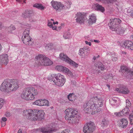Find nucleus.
I'll list each match as a JSON object with an SVG mask.
<instances>
[{
    "label": "nucleus",
    "mask_w": 133,
    "mask_h": 133,
    "mask_svg": "<svg viewBox=\"0 0 133 133\" xmlns=\"http://www.w3.org/2000/svg\"><path fill=\"white\" fill-rule=\"evenodd\" d=\"M103 101L101 98L93 97L84 104L83 110L86 112L94 115L101 110Z\"/></svg>",
    "instance_id": "obj_1"
},
{
    "label": "nucleus",
    "mask_w": 133,
    "mask_h": 133,
    "mask_svg": "<svg viewBox=\"0 0 133 133\" xmlns=\"http://www.w3.org/2000/svg\"><path fill=\"white\" fill-rule=\"evenodd\" d=\"M27 118L32 121H40L43 119L45 113L43 110L28 109L23 111Z\"/></svg>",
    "instance_id": "obj_2"
},
{
    "label": "nucleus",
    "mask_w": 133,
    "mask_h": 133,
    "mask_svg": "<svg viewBox=\"0 0 133 133\" xmlns=\"http://www.w3.org/2000/svg\"><path fill=\"white\" fill-rule=\"evenodd\" d=\"M19 86L16 80H5L2 83L0 88L2 91L8 93L17 89Z\"/></svg>",
    "instance_id": "obj_3"
},
{
    "label": "nucleus",
    "mask_w": 133,
    "mask_h": 133,
    "mask_svg": "<svg viewBox=\"0 0 133 133\" xmlns=\"http://www.w3.org/2000/svg\"><path fill=\"white\" fill-rule=\"evenodd\" d=\"M38 94L37 90L32 87H28L24 89L21 95V98L27 101L32 100L35 96Z\"/></svg>",
    "instance_id": "obj_4"
},
{
    "label": "nucleus",
    "mask_w": 133,
    "mask_h": 133,
    "mask_svg": "<svg viewBox=\"0 0 133 133\" xmlns=\"http://www.w3.org/2000/svg\"><path fill=\"white\" fill-rule=\"evenodd\" d=\"M35 59L38 66H48L53 63L50 59L42 55H38L36 56Z\"/></svg>",
    "instance_id": "obj_5"
},
{
    "label": "nucleus",
    "mask_w": 133,
    "mask_h": 133,
    "mask_svg": "<svg viewBox=\"0 0 133 133\" xmlns=\"http://www.w3.org/2000/svg\"><path fill=\"white\" fill-rule=\"evenodd\" d=\"M50 79L55 84L58 86L62 87L65 83L66 79L64 76L60 74L52 75Z\"/></svg>",
    "instance_id": "obj_6"
},
{
    "label": "nucleus",
    "mask_w": 133,
    "mask_h": 133,
    "mask_svg": "<svg viewBox=\"0 0 133 133\" xmlns=\"http://www.w3.org/2000/svg\"><path fill=\"white\" fill-rule=\"evenodd\" d=\"M121 22V20L119 19L114 18L110 19L108 24L110 29L113 31H115L116 28H117Z\"/></svg>",
    "instance_id": "obj_7"
},
{
    "label": "nucleus",
    "mask_w": 133,
    "mask_h": 133,
    "mask_svg": "<svg viewBox=\"0 0 133 133\" xmlns=\"http://www.w3.org/2000/svg\"><path fill=\"white\" fill-rule=\"evenodd\" d=\"M55 69L59 71L66 74L71 78H73L74 77L72 72L66 67L58 65L55 67Z\"/></svg>",
    "instance_id": "obj_8"
},
{
    "label": "nucleus",
    "mask_w": 133,
    "mask_h": 133,
    "mask_svg": "<svg viewBox=\"0 0 133 133\" xmlns=\"http://www.w3.org/2000/svg\"><path fill=\"white\" fill-rule=\"evenodd\" d=\"M94 123L91 122L85 124L83 128V131L84 133H90L93 132L94 128Z\"/></svg>",
    "instance_id": "obj_9"
},
{
    "label": "nucleus",
    "mask_w": 133,
    "mask_h": 133,
    "mask_svg": "<svg viewBox=\"0 0 133 133\" xmlns=\"http://www.w3.org/2000/svg\"><path fill=\"white\" fill-rule=\"evenodd\" d=\"M64 113L66 115L65 116V119H67L70 117H71L73 115H75L76 114H78L77 110L75 108H68L66 109L64 111Z\"/></svg>",
    "instance_id": "obj_10"
},
{
    "label": "nucleus",
    "mask_w": 133,
    "mask_h": 133,
    "mask_svg": "<svg viewBox=\"0 0 133 133\" xmlns=\"http://www.w3.org/2000/svg\"><path fill=\"white\" fill-rule=\"evenodd\" d=\"M39 131L42 133H52L57 131V129L51 125H48L45 127L40 128Z\"/></svg>",
    "instance_id": "obj_11"
},
{
    "label": "nucleus",
    "mask_w": 133,
    "mask_h": 133,
    "mask_svg": "<svg viewBox=\"0 0 133 133\" xmlns=\"http://www.w3.org/2000/svg\"><path fill=\"white\" fill-rule=\"evenodd\" d=\"M80 119V117L78 115V114H76L75 115H73L68 117L67 119H65L69 123L76 124L78 123Z\"/></svg>",
    "instance_id": "obj_12"
},
{
    "label": "nucleus",
    "mask_w": 133,
    "mask_h": 133,
    "mask_svg": "<svg viewBox=\"0 0 133 133\" xmlns=\"http://www.w3.org/2000/svg\"><path fill=\"white\" fill-rule=\"evenodd\" d=\"M51 3L53 8L56 10L59 9H61L66 8L60 2L52 1L51 2Z\"/></svg>",
    "instance_id": "obj_13"
},
{
    "label": "nucleus",
    "mask_w": 133,
    "mask_h": 133,
    "mask_svg": "<svg viewBox=\"0 0 133 133\" xmlns=\"http://www.w3.org/2000/svg\"><path fill=\"white\" fill-rule=\"evenodd\" d=\"M22 39L24 43L26 45L31 46L33 44L31 38L29 36H22Z\"/></svg>",
    "instance_id": "obj_14"
},
{
    "label": "nucleus",
    "mask_w": 133,
    "mask_h": 133,
    "mask_svg": "<svg viewBox=\"0 0 133 133\" xmlns=\"http://www.w3.org/2000/svg\"><path fill=\"white\" fill-rule=\"evenodd\" d=\"M84 14L80 12H78L76 15L75 17L77 22L81 24L84 22Z\"/></svg>",
    "instance_id": "obj_15"
},
{
    "label": "nucleus",
    "mask_w": 133,
    "mask_h": 133,
    "mask_svg": "<svg viewBox=\"0 0 133 133\" xmlns=\"http://www.w3.org/2000/svg\"><path fill=\"white\" fill-rule=\"evenodd\" d=\"M8 56L6 54H4L0 55V63L1 64L6 65L8 63Z\"/></svg>",
    "instance_id": "obj_16"
},
{
    "label": "nucleus",
    "mask_w": 133,
    "mask_h": 133,
    "mask_svg": "<svg viewBox=\"0 0 133 133\" xmlns=\"http://www.w3.org/2000/svg\"><path fill=\"white\" fill-rule=\"evenodd\" d=\"M116 90L118 92L124 94H127L130 92L129 90L126 86L123 85L119 88H116Z\"/></svg>",
    "instance_id": "obj_17"
},
{
    "label": "nucleus",
    "mask_w": 133,
    "mask_h": 133,
    "mask_svg": "<svg viewBox=\"0 0 133 133\" xmlns=\"http://www.w3.org/2000/svg\"><path fill=\"white\" fill-rule=\"evenodd\" d=\"M34 105H38L39 106L44 105H49L48 101L46 99H40L36 101L33 103Z\"/></svg>",
    "instance_id": "obj_18"
},
{
    "label": "nucleus",
    "mask_w": 133,
    "mask_h": 133,
    "mask_svg": "<svg viewBox=\"0 0 133 133\" xmlns=\"http://www.w3.org/2000/svg\"><path fill=\"white\" fill-rule=\"evenodd\" d=\"M120 71L122 72L128 73L130 76V78H133V72L130 71L128 68L126 66H122L121 67Z\"/></svg>",
    "instance_id": "obj_19"
},
{
    "label": "nucleus",
    "mask_w": 133,
    "mask_h": 133,
    "mask_svg": "<svg viewBox=\"0 0 133 133\" xmlns=\"http://www.w3.org/2000/svg\"><path fill=\"white\" fill-rule=\"evenodd\" d=\"M133 45V42L130 41H126L124 42L123 47L132 50Z\"/></svg>",
    "instance_id": "obj_20"
},
{
    "label": "nucleus",
    "mask_w": 133,
    "mask_h": 133,
    "mask_svg": "<svg viewBox=\"0 0 133 133\" xmlns=\"http://www.w3.org/2000/svg\"><path fill=\"white\" fill-rule=\"evenodd\" d=\"M128 124V122L127 120L125 118H122L118 121L119 126L123 128L126 127Z\"/></svg>",
    "instance_id": "obj_21"
},
{
    "label": "nucleus",
    "mask_w": 133,
    "mask_h": 133,
    "mask_svg": "<svg viewBox=\"0 0 133 133\" xmlns=\"http://www.w3.org/2000/svg\"><path fill=\"white\" fill-rule=\"evenodd\" d=\"M89 18L88 22L90 24H92L96 23V18L95 14H92L89 15Z\"/></svg>",
    "instance_id": "obj_22"
},
{
    "label": "nucleus",
    "mask_w": 133,
    "mask_h": 133,
    "mask_svg": "<svg viewBox=\"0 0 133 133\" xmlns=\"http://www.w3.org/2000/svg\"><path fill=\"white\" fill-rule=\"evenodd\" d=\"M118 99L116 97H113L110 99V103L112 105L117 107L118 105Z\"/></svg>",
    "instance_id": "obj_23"
},
{
    "label": "nucleus",
    "mask_w": 133,
    "mask_h": 133,
    "mask_svg": "<svg viewBox=\"0 0 133 133\" xmlns=\"http://www.w3.org/2000/svg\"><path fill=\"white\" fill-rule=\"evenodd\" d=\"M93 8L95 9L99 10L102 12H103L105 11L104 8L102 5L98 4H93Z\"/></svg>",
    "instance_id": "obj_24"
},
{
    "label": "nucleus",
    "mask_w": 133,
    "mask_h": 133,
    "mask_svg": "<svg viewBox=\"0 0 133 133\" xmlns=\"http://www.w3.org/2000/svg\"><path fill=\"white\" fill-rule=\"evenodd\" d=\"M115 31L118 34H122L124 32V29L122 27H121L119 25L117 27V28H116Z\"/></svg>",
    "instance_id": "obj_25"
},
{
    "label": "nucleus",
    "mask_w": 133,
    "mask_h": 133,
    "mask_svg": "<svg viewBox=\"0 0 133 133\" xmlns=\"http://www.w3.org/2000/svg\"><path fill=\"white\" fill-rule=\"evenodd\" d=\"M96 68L100 69L101 70L104 71L106 69L105 66L102 63L99 62L96 63L95 65Z\"/></svg>",
    "instance_id": "obj_26"
},
{
    "label": "nucleus",
    "mask_w": 133,
    "mask_h": 133,
    "mask_svg": "<svg viewBox=\"0 0 133 133\" xmlns=\"http://www.w3.org/2000/svg\"><path fill=\"white\" fill-rule=\"evenodd\" d=\"M32 13V11L29 10H26L25 12L23 13V16L26 18L30 16V15Z\"/></svg>",
    "instance_id": "obj_27"
},
{
    "label": "nucleus",
    "mask_w": 133,
    "mask_h": 133,
    "mask_svg": "<svg viewBox=\"0 0 133 133\" xmlns=\"http://www.w3.org/2000/svg\"><path fill=\"white\" fill-rule=\"evenodd\" d=\"M60 57L61 59L63 61H65L66 62H67L68 59H69L66 55H65L63 53H61L60 54Z\"/></svg>",
    "instance_id": "obj_28"
},
{
    "label": "nucleus",
    "mask_w": 133,
    "mask_h": 133,
    "mask_svg": "<svg viewBox=\"0 0 133 133\" xmlns=\"http://www.w3.org/2000/svg\"><path fill=\"white\" fill-rule=\"evenodd\" d=\"M67 62L75 67H77L78 66V64L77 63L71 60L70 58L68 59Z\"/></svg>",
    "instance_id": "obj_29"
},
{
    "label": "nucleus",
    "mask_w": 133,
    "mask_h": 133,
    "mask_svg": "<svg viewBox=\"0 0 133 133\" xmlns=\"http://www.w3.org/2000/svg\"><path fill=\"white\" fill-rule=\"evenodd\" d=\"M33 6L41 10H44L45 7L40 4L36 3L33 5Z\"/></svg>",
    "instance_id": "obj_30"
},
{
    "label": "nucleus",
    "mask_w": 133,
    "mask_h": 133,
    "mask_svg": "<svg viewBox=\"0 0 133 133\" xmlns=\"http://www.w3.org/2000/svg\"><path fill=\"white\" fill-rule=\"evenodd\" d=\"M129 111V109L127 107H126L121 112L123 115L125 116L127 115Z\"/></svg>",
    "instance_id": "obj_31"
},
{
    "label": "nucleus",
    "mask_w": 133,
    "mask_h": 133,
    "mask_svg": "<svg viewBox=\"0 0 133 133\" xmlns=\"http://www.w3.org/2000/svg\"><path fill=\"white\" fill-rule=\"evenodd\" d=\"M108 122L105 119H103L102 120L101 122V125L102 127H104L106 126L108 124Z\"/></svg>",
    "instance_id": "obj_32"
},
{
    "label": "nucleus",
    "mask_w": 133,
    "mask_h": 133,
    "mask_svg": "<svg viewBox=\"0 0 133 133\" xmlns=\"http://www.w3.org/2000/svg\"><path fill=\"white\" fill-rule=\"evenodd\" d=\"M70 34L69 32H65L63 35V37L65 39H69L70 37Z\"/></svg>",
    "instance_id": "obj_33"
},
{
    "label": "nucleus",
    "mask_w": 133,
    "mask_h": 133,
    "mask_svg": "<svg viewBox=\"0 0 133 133\" xmlns=\"http://www.w3.org/2000/svg\"><path fill=\"white\" fill-rule=\"evenodd\" d=\"M16 28L14 25H11L9 26L8 29V31L10 33L11 32V31L14 30Z\"/></svg>",
    "instance_id": "obj_34"
},
{
    "label": "nucleus",
    "mask_w": 133,
    "mask_h": 133,
    "mask_svg": "<svg viewBox=\"0 0 133 133\" xmlns=\"http://www.w3.org/2000/svg\"><path fill=\"white\" fill-rule=\"evenodd\" d=\"M30 32V29L28 28L25 29L23 33V36H29V34Z\"/></svg>",
    "instance_id": "obj_35"
},
{
    "label": "nucleus",
    "mask_w": 133,
    "mask_h": 133,
    "mask_svg": "<svg viewBox=\"0 0 133 133\" xmlns=\"http://www.w3.org/2000/svg\"><path fill=\"white\" fill-rule=\"evenodd\" d=\"M53 44L49 43L45 46V48L47 50H50L52 49V47L53 46Z\"/></svg>",
    "instance_id": "obj_36"
},
{
    "label": "nucleus",
    "mask_w": 133,
    "mask_h": 133,
    "mask_svg": "<svg viewBox=\"0 0 133 133\" xmlns=\"http://www.w3.org/2000/svg\"><path fill=\"white\" fill-rule=\"evenodd\" d=\"M85 50V48H80L79 50V55L80 56H83V54L84 53Z\"/></svg>",
    "instance_id": "obj_37"
},
{
    "label": "nucleus",
    "mask_w": 133,
    "mask_h": 133,
    "mask_svg": "<svg viewBox=\"0 0 133 133\" xmlns=\"http://www.w3.org/2000/svg\"><path fill=\"white\" fill-rule=\"evenodd\" d=\"M104 78L105 79H112L113 78L112 74H109L106 75L104 77Z\"/></svg>",
    "instance_id": "obj_38"
},
{
    "label": "nucleus",
    "mask_w": 133,
    "mask_h": 133,
    "mask_svg": "<svg viewBox=\"0 0 133 133\" xmlns=\"http://www.w3.org/2000/svg\"><path fill=\"white\" fill-rule=\"evenodd\" d=\"M107 2H105V3L109 4L110 3H115V4H116V0H106Z\"/></svg>",
    "instance_id": "obj_39"
},
{
    "label": "nucleus",
    "mask_w": 133,
    "mask_h": 133,
    "mask_svg": "<svg viewBox=\"0 0 133 133\" xmlns=\"http://www.w3.org/2000/svg\"><path fill=\"white\" fill-rule=\"evenodd\" d=\"M112 60L113 61H116L117 60V58L116 55L114 54H112Z\"/></svg>",
    "instance_id": "obj_40"
},
{
    "label": "nucleus",
    "mask_w": 133,
    "mask_h": 133,
    "mask_svg": "<svg viewBox=\"0 0 133 133\" xmlns=\"http://www.w3.org/2000/svg\"><path fill=\"white\" fill-rule=\"evenodd\" d=\"M126 107L128 108L129 107H130L131 104L129 101L128 99H127L126 101Z\"/></svg>",
    "instance_id": "obj_41"
},
{
    "label": "nucleus",
    "mask_w": 133,
    "mask_h": 133,
    "mask_svg": "<svg viewBox=\"0 0 133 133\" xmlns=\"http://www.w3.org/2000/svg\"><path fill=\"white\" fill-rule=\"evenodd\" d=\"M129 15L131 16H133V10H131V9H129L127 11Z\"/></svg>",
    "instance_id": "obj_42"
},
{
    "label": "nucleus",
    "mask_w": 133,
    "mask_h": 133,
    "mask_svg": "<svg viewBox=\"0 0 133 133\" xmlns=\"http://www.w3.org/2000/svg\"><path fill=\"white\" fill-rule=\"evenodd\" d=\"M114 114L116 116L118 117H120L121 116L123 115V114H122L121 111L120 112H115L114 113Z\"/></svg>",
    "instance_id": "obj_43"
},
{
    "label": "nucleus",
    "mask_w": 133,
    "mask_h": 133,
    "mask_svg": "<svg viewBox=\"0 0 133 133\" xmlns=\"http://www.w3.org/2000/svg\"><path fill=\"white\" fill-rule=\"evenodd\" d=\"M52 22L50 20L48 21V26L50 28H51L52 25Z\"/></svg>",
    "instance_id": "obj_44"
},
{
    "label": "nucleus",
    "mask_w": 133,
    "mask_h": 133,
    "mask_svg": "<svg viewBox=\"0 0 133 133\" xmlns=\"http://www.w3.org/2000/svg\"><path fill=\"white\" fill-rule=\"evenodd\" d=\"M72 94H70L68 96V99L70 101H73L72 98Z\"/></svg>",
    "instance_id": "obj_45"
},
{
    "label": "nucleus",
    "mask_w": 133,
    "mask_h": 133,
    "mask_svg": "<svg viewBox=\"0 0 133 133\" xmlns=\"http://www.w3.org/2000/svg\"><path fill=\"white\" fill-rule=\"evenodd\" d=\"M71 4V3L70 2H68L65 5L67 7L66 8H69L70 7V5Z\"/></svg>",
    "instance_id": "obj_46"
},
{
    "label": "nucleus",
    "mask_w": 133,
    "mask_h": 133,
    "mask_svg": "<svg viewBox=\"0 0 133 133\" xmlns=\"http://www.w3.org/2000/svg\"><path fill=\"white\" fill-rule=\"evenodd\" d=\"M64 25V24H62L61 26H58L57 27V29H56V30L58 31L60 30V29L62 28V26H63Z\"/></svg>",
    "instance_id": "obj_47"
},
{
    "label": "nucleus",
    "mask_w": 133,
    "mask_h": 133,
    "mask_svg": "<svg viewBox=\"0 0 133 133\" xmlns=\"http://www.w3.org/2000/svg\"><path fill=\"white\" fill-rule=\"evenodd\" d=\"M69 130L67 129L63 130L61 133H69Z\"/></svg>",
    "instance_id": "obj_48"
},
{
    "label": "nucleus",
    "mask_w": 133,
    "mask_h": 133,
    "mask_svg": "<svg viewBox=\"0 0 133 133\" xmlns=\"http://www.w3.org/2000/svg\"><path fill=\"white\" fill-rule=\"evenodd\" d=\"M71 84L73 86H75L76 84V82L74 80L71 81Z\"/></svg>",
    "instance_id": "obj_49"
},
{
    "label": "nucleus",
    "mask_w": 133,
    "mask_h": 133,
    "mask_svg": "<svg viewBox=\"0 0 133 133\" xmlns=\"http://www.w3.org/2000/svg\"><path fill=\"white\" fill-rule=\"evenodd\" d=\"M129 119L130 124H133V118H132L131 117H130Z\"/></svg>",
    "instance_id": "obj_50"
},
{
    "label": "nucleus",
    "mask_w": 133,
    "mask_h": 133,
    "mask_svg": "<svg viewBox=\"0 0 133 133\" xmlns=\"http://www.w3.org/2000/svg\"><path fill=\"white\" fill-rule=\"evenodd\" d=\"M100 71L98 69H95L94 70V73H99L100 72Z\"/></svg>",
    "instance_id": "obj_51"
},
{
    "label": "nucleus",
    "mask_w": 133,
    "mask_h": 133,
    "mask_svg": "<svg viewBox=\"0 0 133 133\" xmlns=\"http://www.w3.org/2000/svg\"><path fill=\"white\" fill-rule=\"evenodd\" d=\"M85 43L86 44L88 45L89 46H90L91 45V43L90 42H88L87 41H85Z\"/></svg>",
    "instance_id": "obj_52"
},
{
    "label": "nucleus",
    "mask_w": 133,
    "mask_h": 133,
    "mask_svg": "<svg viewBox=\"0 0 133 133\" xmlns=\"http://www.w3.org/2000/svg\"><path fill=\"white\" fill-rule=\"evenodd\" d=\"M96 1H101L102 2L105 3V2H107L106 0H95Z\"/></svg>",
    "instance_id": "obj_53"
},
{
    "label": "nucleus",
    "mask_w": 133,
    "mask_h": 133,
    "mask_svg": "<svg viewBox=\"0 0 133 133\" xmlns=\"http://www.w3.org/2000/svg\"><path fill=\"white\" fill-rule=\"evenodd\" d=\"M7 120V119L5 117H3L2 118V120L1 121L5 122Z\"/></svg>",
    "instance_id": "obj_54"
},
{
    "label": "nucleus",
    "mask_w": 133,
    "mask_h": 133,
    "mask_svg": "<svg viewBox=\"0 0 133 133\" xmlns=\"http://www.w3.org/2000/svg\"><path fill=\"white\" fill-rule=\"evenodd\" d=\"M25 0H16V1L19 3L22 2H24Z\"/></svg>",
    "instance_id": "obj_55"
},
{
    "label": "nucleus",
    "mask_w": 133,
    "mask_h": 133,
    "mask_svg": "<svg viewBox=\"0 0 133 133\" xmlns=\"http://www.w3.org/2000/svg\"><path fill=\"white\" fill-rule=\"evenodd\" d=\"M1 122L2 124V126H4L5 125V122L2 121H1Z\"/></svg>",
    "instance_id": "obj_56"
},
{
    "label": "nucleus",
    "mask_w": 133,
    "mask_h": 133,
    "mask_svg": "<svg viewBox=\"0 0 133 133\" xmlns=\"http://www.w3.org/2000/svg\"><path fill=\"white\" fill-rule=\"evenodd\" d=\"M52 27L51 28H52V29L53 30H56L57 29V27L55 26H53V25L52 26Z\"/></svg>",
    "instance_id": "obj_57"
},
{
    "label": "nucleus",
    "mask_w": 133,
    "mask_h": 133,
    "mask_svg": "<svg viewBox=\"0 0 133 133\" xmlns=\"http://www.w3.org/2000/svg\"><path fill=\"white\" fill-rule=\"evenodd\" d=\"M88 57V55L87 54H85L84 56V57H83V58H86Z\"/></svg>",
    "instance_id": "obj_58"
},
{
    "label": "nucleus",
    "mask_w": 133,
    "mask_h": 133,
    "mask_svg": "<svg viewBox=\"0 0 133 133\" xmlns=\"http://www.w3.org/2000/svg\"><path fill=\"white\" fill-rule=\"evenodd\" d=\"M130 117H131L132 118H133V111L132 113L131 114Z\"/></svg>",
    "instance_id": "obj_59"
},
{
    "label": "nucleus",
    "mask_w": 133,
    "mask_h": 133,
    "mask_svg": "<svg viewBox=\"0 0 133 133\" xmlns=\"http://www.w3.org/2000/svg\"><path fill=\"white\" fill-rule=\"evenodd\" d=\"M109 131L107 129H106L104 131V133H107Z\"/></svg>",
    "instance_id": "obj_60"
},
{
    "label": "nucleus",
    "mask_w": 133,
    "mask_h": 133,
    "mask_svg": "<svg viewBox=\"0 0 133 133\" xmlns=\"http://www.w3.org/2000/svg\"><path fill=\"white\" fill-rule=\"evenodd\" d=\"M94 41L95 42H96V43H99V40H94Z\"/></svg>",
    "instance_id": "obj_61"
},
{
    "label": "nucleus",
    "mask_w": 133,
    "mask_h": 133,
    "mask_svg": "<svg viewBox=\"0 0 133 133\" xmlns=\"http://www.w3.org/2000/svg\"><path fill=\"white\" fill-rule=\"evenodd\" d=\"M3 101L2 99L0 98V102L1 103H3Z\"/></svg>",
    "instance_id": "obj_62"
},
{
    "label": "nucleus",
    "mask_w": 133,
    "mask_h": 133,
    "mask_svg": "<svg viewBox=\"0 0 133 133\" xmlns=\"http://www.w3.org/2000/svg\"><path fill=\"white\" fill-rule=\"evenodd\" d=\"M130 133H133V127L130 130Z\"/></svg>",
    "instance_id": "obj_63"
},
{
    "label": "nucleus",
    "mask_w": 133,
    "mask_h": 133,
    "mask_svg": "<svg viewBox=\"0 0 133 133\" xmlns=\"http://www.w3.org/2000/svg\"><path fill=\"white\" fill-rule=\"evenodd\" d=\"M53 23L54 25H55V24H57L58 23V22H53Z\"/></svg>",
    "instance_id": "obj_64"
}]
</instances>
